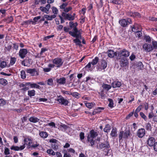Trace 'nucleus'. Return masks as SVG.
<instances>
[{"label": "nucleus", "mask_w": 157, "mask_h": 157, "mask_svg": "<svg viewBox=\"0 0 157 157\" xmlns=\"http://www.w3.org/2000/svg\"><path fill=\"white\" fill-rule=\"evenodd\" d=\"M119 22L122 26L126 27L128 25L132 24V21L130 18L122 19L119 20Z\"/></svg>", "instance_id": "f257e3e1"}, {"label": "nucleus", "mask_w": 157, "mask_h": 157, "mask_svg": "<svg viewBox=\"0 0 157 157\" xmlns=\"http://www.w3.org/2000/svg\"><path fill=\"white\" fill-rule=\"evenodd\" d=\"M52 62L53 64L56 65L57 67L61 66L63 62L62 59L60 58H55L52 60Z\"/></svg>", "instance_id": "f03ea898"}, {"label": "nucleus", "mask_w": 157, "mask_h": 157, "mask_svg": "<svg viewBox=\"0 0 157 157\" xmlns=\"http://www.w3.org/2000/svg\"><path fill=\"white\" fill-rule=\"evenodd\" d=\"M130 132L128 131H126L125 132L123 131L120 132L119 134V141H120L123 138H128Z\"/></svg>", "instance_id": "7ed1b4c3"}, {"label": "nucleus", "mask_w": 157, "mask_h": 157, "mask_svg": "<svg viewBox=\"0 0 157 157\" xmlns=\"http://www.w3.org/2000/svg\"><path fill=\"white\" fill-rule=\"evenodd\" d=\"M117 54L119 57L124 56L125 57H128L130 55V52L125 49H123L117 52Z\"/></svg>", "instance_id": "20e7f679"}, {"label": "nucleus", "mask_w": 157, "mask_h": 157, "mask_svg": "<svg viewBox=\"0 0 157 157\" xmlns=\"http://www.w3.org/2000/svg\"><path fill=\"white\" fill-rule=\"evenodd\" d=\"M143 49L146 52H149L153 51L152 45L148 43H145L143 45Z\"/></svg>", "instance_id": "39448f33"}, {"label": "nucleus", "mask_w": 157, "mask_h": 157, "mask_svg": "<svg viewBox=\"0 0 157 157\" xmlns=\"http://www.w3.org/2000/svg\"><path fill=\"white\" fill-rule=\"evenodd\" d=\"M107 62L105 60H101L100 63L99 64L98 66V71H101L105 69L107 66Z\"/></svg>", "instance_id": "423d86ee"}, {"label": "nucleus", "mask_w": 157, "mask_h": 157, "mask_svg": "<svg viewBox=\"0 0 157 157\" xmlns=\"http://www.w3.org/2000/svg\"><path fill=\"white\" fill-rule=\"evenodd\" d=\"M57 101L61 105H67L69 103L68 101L65 99L62 96H60L58 97Z\"/></svg>", "instance_id": "0eeeda50"}, {"label": "nucleus", "mask_w": 157, "mask_h": 157, "mask_svg": "<svg viewBox=\"0 0 157 157\" xmlns=\"http://www.w3.org/2000/svg\"><path fill=\"white\" fill-rule=\"evenodd\" d=\"M145 130L144 128H141L139 129L137 132V135L140 138H142L145 135Z\"/></svg>", "instance_id": "6e6552de"}, {"label": "nucleus", "mask_w": 157, "mask_h": 157, "mask_svg": "<svg viewBox=\"0 0 157 157\" xmlns=\"http://www.w3.org/2000/svg\"><path fill=\"white\" fill-rule=\"evenodd\" d=\"M28 52V50L26 49H21L19 52V55L22 59L24 58Z\"/></svg>", "instance_id": "1a4fd4ad"}, {"label": "nucleus", "mask_w": 157, "mask_h": 157, "mask_svg": "<svg viewBox=\"0 0 157 157\" xmlns=\"http://www.w3.org/2000/svg\"><path fill=\"white\" fill-rule=\"evenodd\" d=\"M120 65L121 67H124L125 68H128V61L126 59H122L121 61Z\"/></svg>", "instance_id": "9d476101"}, {"label": "nucleus", "mask_w": 157, "mask_h": 157, "mask_svg": "<svg viewBox=\"0 0 157 157\" xmlns=\"http://www.w3.org/2000/svg\"><path fill=\"white\" fill-rule=\"evenodd\" d=\"M51 6L49 4H47L45 7L40 6V10L43 12L48 14L49 13V10Z\"/></svg>", "instance_id": "9b49d317"}, {"label": "nucleus", "mask_w": 157, "mask_h": 157, "mask_svg": "<svg viewBox=\"0 0 157 157\" xmlns=\"http://www.w3.org/2000/svg\"><path fill=\"white\" fill-rule=\"evenodd\" d=\"M99 148L101 149H107L110 148V145L108 142L101 143L99 144Z\"/></svg>", "instance_id": "f8f14e48"}, {"label": "nucleus", "mask_w": 157, "mask_h": 157, "mask_svg": "<svg viewBox=\"0 0 157 157\" xmlns=\"http://www.w3.org/2000/svg\"><path fill=\"white\" fill-rule=\"evenodd\" d=\"M62 15L66 19L69 21H73L75 19L74 16H72L69 13H65L63 12L62 13Z\"/></svg>", "instance_id": "ddd939ff"}, {"label": "nucleus", "mask_w": 157, "mask_h": 157, "mask_svg": "<svg viewBox=\"0 0 157 157\" xmlns=\"http://www.w3.org/2000/svg\"><path fill=\"white\" fill-rule=\"evenodd\" d=\"M155 142V139L152 137L149 136L147 140V144L150 147H152Z\"/></svg>", "instance_id": "4468645a"}, {"label": "nucleus", "mask_w": 157, "mask_h": 157, "mask_svg": "<svg viewBox=\"0 0 157 157\" xmlns=\"http://www.w3.org/2000/svg\"><path fill=\"white\" fill-rule=\"evenodd\" d=\"M66 79L64 77H61L56 79V82L58 85H64L66 83Z\"/></svg>", "instance_id": "2eb2a0df"}, {"label": "nucleus", "mask_w": 157, "mask_h": 157, "mask_svg": "<svg viewBox=\"0 0 157 157\" xmlns=\"http://www.w3.org/2000/svg\"><path fill=\"white\" fill-rule=\"evenodd\" d=\"M24 144L23 145H25V146L26 145L28 146L27 147L30 148L31 147V140L29 138H25L24 140Z\"/></svg>", "instance_id": "dca6fc26"}, {"label": "nucleus", "mask_w": 157, "mask_h": 157, "mask_svg": "<svg viewBox=\"0 0 157 157\" xmlns=\"http://www.w3.org/2000/svg\"><path fill=\"white\" fill-rule=\"evenodd\" d=\"M27 72L28 73L30 74L32 76H36L38 75V72L35 69H27Z\"/></svg>", "instance_id": "f3484780"}, {"label": "nucleus", "mask_w": 157, "mask_h": 157, "mask_svg": "<svg viewBox=\"0 0 157 157\" xmlns=\"http://www.w3.org/2000/svg\"><path fill=\"white\" fill-rule=\"evenodd\" d=\"M127 15L133 17H140V14L136 12H127Z\"/></svg>", "instance_id": "a211bd4d"}, {"label": "nucleus", "mask_w": 157, "mask_h": 157, "mask_svg": "<svg viewBox=\"0 0 157 157\" xmlns=\"http://www.w3.org/2000/svg\"><path fill=\"white\" fill-rule=\"evenodd\" d=\"M25 147V145H22L20 147L13 146L11 147L10 149L11 150H13L15 151H18L19 150H21L24 149Z\"/></svg>", "instance_id": "6ab92c4d"}, {"label": "nucleus", "mask_w": 157, "mask_h": 157, "mask_svg": "<svg viewBox=\"0 0 157 157\" xmlns=\"http://www.w3.org/2000/svg\"><path fill=\"white\" fill-rule=\"evenodd\" d=\"M48 67L43 68V70L45 72H48L50 71L51 68L55 67V65L51 63H49L48 65Z\"/></svg>", "instance_id": "aec40b11"}, {"label": "nucleus", "mask_w": 157, "mask_h": 157, "mask_svg": "<svg viewBox=\"0 0 157 157\" xmlns=\"http://www.w3.org/2000/svg\"><path fill=\"white\" fill-rule=\"evenodd\" d=\"M107 53L108 57L112 58L114 57V56L117 55V53L114 52L113 50H109L107 51Z\"/></svg>", "instance_id": "412c9836"}, {"label": "nucleus", "mask_w": 157, "mask_h": 157, "mask_svg": "<svg viewBox=\"0 0 157 157\" xmlns=\"http://www.w3.org/2000/svg\"><path fill=\"white\" fill-rule=\"evenodd\" d=\"M90 135H88V136H89L90 138L91 139H94L98 135L97 132H94V130H92L90 131Z\"/></svg>", "instance_id": "4be33fe9"}, {"label": "nucleus", "mask_w": 157, "mask_h": 157, "mask_svg": "<svg viewBox=\"0 0 157 157\" xmlns=\"http://www.w3.org/2000/svg\"><path fill=\"white\" fill-rule=\"evenodd\" d=\"M29 121L33 123H36L39 121H40L39 119L33 116L31 117L29 119Z\"/></svg>", "instance_id": "5701e85b"}, {"label": "nucleus", "mask_w": 157, "mask_h": 157, "mask_svg": "<svg viewBox=\"0 0 157 157\" xmlns=\"http://www.w3.org/2000/svg\"><path fill=\"white\" fill-rule=\"evenodd\" d=\"M44 17L45 19L47 20L51 21L56 17V16L55 14H52L51 16L45 14L44 15Z\"/></svg>", "instance_id": "b1692460"}, {"label": "nucleus", "mask_w": 157, "mask_h": 157, "mask_svg": "<svg viewBox=\"0 0 157 157\" xmlns=\"http://www.w3.org/2000/svg\"><path fill=\"white\" fill-rule=\"evenodd\" d=\"M121 82L119 81H115L113 82L111 84L113 88L119 87L121 86Z\"/></svg>", "instance_id": "393cba45"}, {"label": "nucleus", "mask_w": 157, "mask_h": 157, "mask_svg": "<svg viewBox=\"0 0 157 157\" xmlns=\"http://www.w3.org/2000/svg\"><path fill=\"white\" fill-rule=\"evenodd\" d=\"M67 128V126L66 125L61 124L59 126L58 129L64 132Z\"/></svg>", "instance_id": "a878e982"}, {"label": "nucleus", "mask_w": 157, "mask_h": 157, "mask_svg": "<svg viewBox=\"0 0 157 157\" xmlns=\"http://www.w3.org/2000/svg\"><path fill=\"white\" fill-rule=\"evenodd\" d=\"M39 135L43 139L46 138L48 136V134L45 132L41 131L39 133Z\"/></svg>", "instance_id": "bb28decb"}, {"label": "nucleus", "mask_w": 157, "mask_h": 157, "mask_svg": "<svg viewBox=\"0 0 157 157\" xmlns=\"http://www.w3.org/2000/svg\"><path fill=\"white\" fill-rule=\"evenodd\" d=\"M136 68L138 70H142L144 66L142 63L139 62L136 63Z\"/></svg>", "instance_id": "cd10ccee"}, {"label": "nucleus", "mask_w": 157, "mask_h": 157, "mask_svg": "<svg viewBox=\"0 0 157 157\" xmlns=\"http://www.w3.org/2000/svg\"><path fill=\"white\" fill-rule=\"evenodd\" d=\"M86 106L89 109H91L95 105L94 102L86 103L85 104Z\"/></svg>", "instance_id": "c85d7f7f"}, {"label": "nucleus", "mask_w": 157, "mask_h": 157, "mask_svg": "<svg viewBox=\"0 0 157 157\" xmlns=\"http://www.w3.org/2000/svg\"><path fill=\"white\" fill-rule=\"evenodd\" d=\"M69 34L72 36L75 37L76 38H81V36L80 34H75L74 32L72 31H69Z\"/></svg>", "instance_id": "c756f323"}, {"label": "nucleus", "mask_w": 157, "mask_h": 157, "mask_svg": "<svg viewBox=\"0 0 157 157\" xmlns=\"http://www.w3.org/2000/svg\"><path fill=\"white\" fill-rule=\"evenodd\" d=\"M52 12L53 13V14H55L56 17V15L58 14L59 13L58 10L56 7L55 6H52Z\"/></svg>", "instance_id": "7c9ffc66"}, {"label": "nucleus", "mask_w": 157, "mask_h": 157, "mask_svg": "<svg viewBox=\"0 0 157 157\" xmlns=\"http://www.w3.org/2000/svg\"><path fill=\"white\" fill-rule=\"evenodd\" d=\"M102 87L105 90H108L111 88V86L110 85L105 83H103L102 85Z\"/></svg>", "instance_id": "2f4dec72"}, {"label": "nucleus", "mask_w": 157, "mask_h": 157, "mask_svg": "<svg viewBox=\"0 0 157 157\" xmlns=\"http://www.w3.org/2000/svg\"><path fill=\"white\" fill-rule=\"evenodd\" d=\"M104 108L102 107H98L94 110L92 113V115H94L96 113H99L101 112L100 110H103Z\"/></svg>", "instance_id": "473e14b6"}, {"label": "nucleus", "mask_w": 157, "mask_h": 157, "mask_svg": "<svg viewBox=\"0 0 157 157\" xmlns=\"http://www.w3.org/2000/svg\"><path fill=\"white\" fill-rule=\"evenodd\" d=\"M117 129L115 128H113L111 132L110 135L112 137H116L117 136Z\"/></svg>", "instance_id": "72a5a7b5"}, {"label": "nucleus", "mask_w": 157, "mask_h": 157, "mask_svg": "<svg viewBox=\"0 0 157 157\" xmlns=\"http://www.w3.org/2000/svg\"><path fill=\"white\" fill-rule=\"evenodd\" d=\"M35 94V91L34 90H32L28 91V95L30 97L33 96Z\"/></svg>", "instance_id": "f704fd0d"}, {"label": "nucleus", "mask_w": 157, "mask_h": 157, "mask_svg": "<svg viewBox=\"0 0 157 157\" xmlns=\"http://www.w3.org/2000/svg\"><path fill=\"white\" fill-rule=\"evenodd\" d=\"M110 2L115 4H120L121 3L120 0H110Z\"/></svg>", "instance_id": "c9c22d12"}, {"label": "nucleus", "mask_w": 157, "mask_h": 157, "mask_svg": "<svg viewBox=\"0 0 157 157\" xmlns=\"http://www.w3.org/2000/svg\"><path fill=\"white\" fill-rule=\"evenodd\" d=\"M111 129L110 126L109 124L106 125L104 129V132H108Z\"/></svg>", "instance_id": "e433bc0d"}, {"label": "nucleus", "mask_w": 157, "mask_h": 157, "mask_svg": "<svg viewBox=\"0 0 157 157\" xmlns=\"http://www.w3.org/2000/svg\"><path fill=\"white\" fill-rule=\"evenodd\" d=\"M77 25L78 24L77 22L74 23L72 21H70L69 23V26L71 28H73L75 27H76L77 26Z\"/></svg>", "instance_id": "4c0bfd02"}, {"label": "nucleus", "mask_w": 157, "mask_h": 157, "mask_svg": "<svg viewBox=\"0 0 157 157\" xmlns=\"http://www.w3.org/2000/svg\"><path fill=\"white\" fill-rule=\"evenodd\" d=\"M151 45H152L153 50L154 49H157V41L155 40L152 41Z\"/></svg>", "instance_id": "58836bf2"}, {"label": "nucleus", "mask_w": 157, "mask_h": 157, "mask_svg": "<svg viewBox=\"0 0 157 157\" xmlns=\"http://www.w3.org/2000/svg\"><path fill=\"white\" fill-rule=\"evenodd\" d=\"M7 80L4 78L0 79V83L3 85H6L7 84Z\"/></svg>", "instance_id": "ea45409f"}, {"label": "nucleus", "mask_w": 157, "mask_h": 157, "mask_svg": "<svg viewBox=\"0 0 157 157\" xmlns=\"http://www.w3.org/2000/svg\"><path fill=\"white\" fill-rule=\"evenodd\" d=\"M98 61V57H96L94 59H93L92 61L90 62L93 65H96Z\"/></svg>", "instance_id": "a19ab883"}, {"label": "nucleus", "mask_w": 157, "mask_h": 157, "mask_svg": "<svg viewBox=\"0 0 157 157\" xmlns=\"http://www.w3.org/2000/svg\"><path fill=\"white\" fill-rule=\"evenodd\" d=\"M40 87V86L38 85L37 84L35 83H32L30 88H32L39 89Z\"/></svg>", "instance_id": "79ce46f5"}, {"label": "nucleus", "mask_w": 157, "mask_h": 157, "mask_svg": "<svg viewBox=\"0 0 157 157\" xmlns=\"http://www.w3.org/2000/svg\"><path fill=\"white\" fill-rule=\"evenodd\" d=\"M108 100L109 102V103L108 105L111 108L113 107L114 104L112 99L110 98H109L108 99Z\"/></svg>", "instance_id": "37998d69"}, {"label": "nucleus", "mask_w": 157, "mask_h": 157, "mask_svg": "<svg viewBox=\"0 0 157 157\" xmlns=\"http://www.w3.org/2000/svg\"><path fill=\"white\" fill-rule=\"evenodd\" d=\"M47 84L48 85L52 86L53 84V79L52 78L48 79L47 80Z\"/></svg>", "instance_id": "c03bdc74"}, {"label": "nucleus", "mask_w": 157, "mask_h": 157, "mask_svg": "<svg viewBox=\"0 0 157 157\" xmlns=\"http://www.w3.org/2000/svg\"><path fill=\"white\" fill-rule=\"evenodd\" d=\"M79 38H76V39L74 40L73 41L76 45H80L81 44V41L78 39Z\"/></svg>", "instance_id": "a18cd8bd"}, {"label": "nucleus", "mask_w": 157, "mask_h": 157, "mask_svg": "<svg viewBox=\"0 0 157 157\" xmlns=\"http://www.w3.org/2000/svg\"><path fill=\"white\" fill-rule=\"evenodd\" d=\"M68 5L67 3H63L59 7L60 9L64 10L66 8V7Z\"/></svg>", "instance_id": "49530a36"}, {"label": "nucleus", "mask_w": 157, "mask_h": 157, "mask_svg": "<svg viewBox=\"0 0 157 157\" xmlns=\"http://www.w3.org/2000/svg\"><path fill=\"white\" fill-rule=\"evenodd\" d=\"M144 39L146 42L148 43H150L151 41V39L150 37L148 36H144Z\"/></svg>", "instance_id": "de8ad7c7"}, {"label": "nucleus", "mask_w": 157, "mask_h": 157, "mask_svg": "<svg viewBox=\"0 0 157 157\" xmlns=\"http://www.w3.org/2000/svg\"><path fill=\"white\" fill-rule=\"evenodd\" d=\"M88 141L90 142L91 146H92L94 144V141L93 139L90 138L89 136L87 137Z\"/></svg>", "instance_id": "09e8293b"}, {"label": "nucleus", "mask_w": 157, "mask_h": 157, "mask_svg": "<svg viewBox=\"0 0 157 157\" xmlns=\"http://www.w3.org/2000/svg\"><path fill=\"white\" fill-rule=\"evenodd\" d=\"M7 65L6 62L5 61H2L1 62H0V68H4Z\"/></svg>", "instance_id": "8fccbe9b"}, {"label": "nucleus", "mask_w": 157, "mask_h": 157, "mask_svg": "<svg viewBox=\"0 0 157 157\" xmlns=\"http://www.w3.org/2000/svg\"><path fill=\"white\" fill-rule=\"evenodd\" d=\"M47 153L50 155H55V153L52 149H49L47 150Z\"/></svg>", "instance_id": "3c124183"}, {"label": "nucleus", "mask_w": 157, "mask_h": 157, "mask_svg": "<svg viewBox=\"0 0 157 157\" xmlns=\"http://www.w3.org/2000/svg\"><path fill=\"white\" fill-rule=\"evenodd\" d=\"M21 78L23 79H24L26 78V75L24 71L22 70L21 72Z\"/></svg>", "instance_id": "603ef678"}, {"label": "nucleus", "mask_w": 157, "mask_h": 157, "mask_svg": "<svg viewBox=\"0 0 157 157\" xmlns=\"http://www.w3.org/2000/svg\"><path fill=\"white\" fill-rule=\"evenodd\" d=\"M16 59L15 58H11L10 59V64L11 65L14 64L16 62Z\"/></svg>", "instance_id": "864d4df0"}, {"label": "nucleus", "mask_w": 157, "mask_h": 157, "mask_svg": "<svg viewBox=\"0 0 157 157\" xmlns=\"http://www.w3.org/2000/svg\"><path fill=\"white\" fill-rule=\"evenodd\" d=\"M10 150L7 147H6L4 150V154L5 155H8L10 154Z\"/></svg>", "instance_id": "5fc2aeb1"}, {"label": "nucleus", "mask_w": 157, "mask_h": 157, "mask_svg": "<svg viewBox=\"0 0 157 157\" xmlns=\"http://www.w3.org/2000/svg\"><path fill=\"white\" fill-rule=\"evenodd\" d=\"M6 104V101L2 99H0V106H3Z\"/></svg>", "instance_id": "6e6d98bb"}, {"label": "nucleus", "mask_w": 157, "mask_h": 157, "mask_svg": "<svg viewBox=\"0 0 157 157\" xmlns=\"http://www.w3.org/2000/svg\"><path fill=\"white\" fill-rule=\"evenodd\" d=\"M135 34L136 36L138 37H140L142 36V33L140 31H137L136 33Z\"/></svg>", "instance_id": "4d7b16f0"}, {"label": "nucleus", "mask_w": 157, "mask_h": 157, "mask_svg": "<svg viewBox=\"0 0 157 157\" xmlns=\"http://www.w3.org/2000/svg\"><path fill=\"white\" fill-rule=\"evenodd\" d=\"M71 95L73 97L76 98H78V97L79 94L77 92H74L72 93H71Z\"/></svg>", "instance_id": "13d9d810"}, {"label": "nucleus", "mask_w": 157, "mask_h": 157, "mask_svg": "<svg viewBox=\"0 0 157 157\" xmlns=\"http://www.w3.org/2000/svg\"><path fill=\"white\" fill-rule=\"evenodd\" d=\"M146 128L147 130H150L151 128V124L149 123H147L146 124Z\"/></svg>", "instance_id": "bf43d9fd"}, {"label": "nucleus", "mask_w": 157, "mask_h": 157, "mask_svg": "<svg viewBox=\"0 0 157 157\" xmlns=\"http://www.w3.org/2000/svg\"><path fill=\"white\" fill-rule=\"evenodd\" d=\"M72 9V8L71 6L66 7L65 9L64 10V11L66 13H67Z\"/></svg>", "instance_id": "052dcab7"}, {"label": "nucleus", "mask_w": 157, "mask_h": 157, "mask_svg": "<svg viewBox=\"0 0 157 157\" xmlns=\"http://www.w3.org/2000/svg\"><path fill=\"white\" fill-rule=\"evenodd\" d=\"M80 138L81 140L82 141L84 138V134L83 132H81L79 135Z\"/></svg>", "instance_id": "680f3d73"}, {"label": "nucleus", "mask_w": 157, "mask_h": 157, "mask_svg": "<svg viewBox=\"0 0 157 157\" xmlns=\"http://www.w3.org/2000/svg\"><path fill=\"white\" fill-rule=\"evenodd\" d=\"M52 148L55 150L57 149L58 147L56 143L52 144Z\"/></svg>", "instance_id": "e2e57ef3"}, {"label": "nucleus", "mask_w": 157, "mask_h": 157, "mask_svg": "<svg viewBox=\"0 0 157 157\" xmlns=\"http://www.w3.org/2000/svg\"><path fill=\"white\" fill-rule=\"evenodd\" d=\"M135 58V55L133 53L129 57V58L131 61L134 60Z\"/></svg>", "instance_id": "0e129e2a"}, {"label": "nucleus", "mask_w": 157, "mask_h": 157, "mask_svg": "<svg viewBox=\"0 0 157 157\" xmlns=\"http://www.w3.org/2000/svg\"><path fill=\"white\" fill-rule=\"evenodd\" d=\"M142 108V105H140L138 107H137L135 110V112H136L138 113L140 110Z\"/></svg>", "instance_id": "69168bd1"}, {"label": "nucleus", "mask_w": 157, "mask_h": 157, "mask_svg": "<svg viewBox=\"0 0 157 157\" xmlns=\"http://www.w3.org/2000/svg\"><path fill=\"white\" fill-rule=\"evenodd\" d=\"M21 86L23 87H24L22 89V90H23L24 91H26L28 90L29 89V88L28 87H26L25 86V85L24 84H21Z\"/></svg>", "instance_id": "338daca9"}, {"label": "nucleus", "mask_w": 157, "mask_h": 157, "mask_svg": "<svg viewBox=\"0 0 157 157\" xmlns=\"http://www.w3.org/2000/svg\"><path fill=\"white\" fill-rule=\"evenodd\" d=\"M40 18L41 17L40 16L35 17L33 19V21L34 22H36L38 21V20L40 19Z\"/></svg>", "instance_id": "774afa93"}]
</instances>
